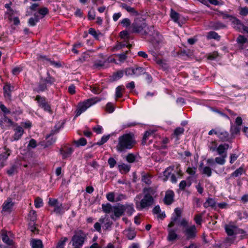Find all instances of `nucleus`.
Wrapping results in <instances>:
<instances>
[{
    "label": "nucleus",
    "instance_id": "obj_32",
    "mask_svg": "<svg viewBox=\"0 0 248 248\" xmlns=\"http://www.w3.org/2000/svg\"><path fill=\"white\" fill-rule=\"evenodd\" d=\"M46 89V84L45 82V80H43V78H41L38 84L37 91L43 92Z\"/></svg>",
    "mask_w": 248,
    "mask_h": 248
},
{
    "label": "nucleus",
    "instance_id": "obj_8",
    "mask_svg": "<svg viewBox=\"0 0 248 248\" xmlns=\"http://www.w3.org/2000/svg\"><path fill=\"white\" fill-rule=\"evenodd\" d=\"M35 100L37 101L39 106L43 108L45 111H47L50 114L52 113L50 105L46 102L44 98L37 95Z\"/></svg>",
    "mask_w": 248,
    "mask_h": 248
},
{
    "label": "nucleus",
    "instance_id": "obj_60",
    "mask_svg": "<svg viewBox=\"0 0 248 248\" xmlns=\"http://www.w3.org/2000/svg\"><path fill=\"white\" fill-rule=\"evenodd\" d=\"M104 65V62L101 61H95L94 62L93 67L94 68L100 69Z\"/></svg>",
    "mask_w": 248,
    "mask_h": 248
},
{
    "label": "nucleus",
    "instance_id": "obj_61",
    "mask_svg": "<svg viewBox=\"0 0 248 248\" xmlns=\"http://www.w3.org/2000/svg\"><path fill=\"white\" fill-rule=\"evenodd\" d=\"M124 75V71L120 70L116 73H115L113 75L114 79L115 80L118 79L122 78Z\"/></svg>",
    "mask_w": 248,
    "mask_h": 248
},
{
    "label": "nucleus",
    "instance_id": "obj_49",
    "mask_svg": "<svg viewBox=\"0 0 248 248\" xmlns=\"http://www.w3.org/2000/svg\"><path fill=\"white\" fill-rule=\"evenodd\" d=\"M75 143L78 146H84L87 144V140L85 138H81L79 140L75 141Z\"/></svg>",
    "mask_w": 248,
    "mask_h": 248
},
{
    "label": "nucleus",
    "instance_id": "obj_18",
    "mask_svg": "<svg viewBox=\"0 0 248 248\" xmlns=\"http://www.w3.org/2000/svg\"><path fill=\"white\" fill-rule=\"evenodd\" d=\"M145 196L153 197L156 193V188L153 187H144L143 189Z\"/></svg>",
    "mask_w": 248,
    "mask_h": 248
},
{
    "label": "nucleus",
    "instance_id": "obj_25",
    "mask_svg": "<svg viewBox=\"0 0 248 248\" xmlns=\"http://www.w3.org/2000/svg\"><path fill=\"white\" fill-rule=\"evenodd\" d=\"M226 155H224L223 156L220 155V156L216 157L215 158V162L217 164L223 165L226 162Z\"/></svg>",
    "mask_w": 248,
    "mask_h": 248
},
{
    "label": "nucleus",
    "instance_id": "obj_46",
    "mask_svg": "<svg viewBox=\"0 0 248 248\" xmlns=\"http://www.w3.org/2000/svg\"><path fill=\"white\" fill-rule=\"evenodd\" d=\"M127 51H126L125 52H124L122 54H119L116 55V56L118 58L120 62H124L127 58L126 53Z\"/></svg>",
    "mask_w": 248,
    "mask_h": 248
},
{
    "label": "nucleus",
    "instance_id": "obj_54",
    "mask_svg": "<svg viewBox=\"0 0 248 248\" xmlns=\"http://www.w3.org/2000/svg\"><path fill=\"white\" fill-rule=\"evenodd\" d=\"M194 220L197 225H201L202 221V216L200 214H197L195 216Z\"/></svg>",
    "mask_w": 248,
    "mask_h": 248
},
{
    "label": "nucleus",
    "instance_id": "obj_55",
    "mask_svg": "<svg viewBox=\"0 0 248 248\" xmlns=\"http://www.w3.org/2000/svg\"><path fill=\"white\" fill-rule=\"evenodd\" d=\"M34 205L35 207L40 208L43 206V201L42 199L39 197H37L35 199L34 201Z\"/></svg>",
    "mask_w": 248,
    "mask_h": 248
},
{
    "label": "nucleus",
    "instance_id": "obj_16",
    "mask_svg": "<svg viewBox=\"0 0 248 248\" xmlns=\"http://www.w3.org/2000/svg\"><path fill=\"white\" fill-rule=\"evenodd\" d=\"M73 149L71 147H65L60 150L61 154L62 155L63 158L65 159L71 155Z\"/></svg>",
    "mask_w": 248,
    "mask_h": 248
},
{
    "label": "nucleus",
    "instance_id": "obj_62",
    "mask_svg": "<svg viewBox=\"0 0 248 248\" xmlns=\"http://www.w3.org/2000/svg\"><path fill=\"white\" fill-rule=\"evenodd\" d=\"M108 162L110 168H113L117 163L116 161L113 157H110L108 159Z\"/></svg>",
    "mask_w": 248,
    "mask_h": 248
},
{
    "label": "nucleus",
    "instance_id": "obj_41",
    "mask_svg": "<svg viewBox=\"0 0 248 248\" xmlns=\"http://www.w3.org/2000/svg\"><path fill=\"white\" fill-rule=\"evenodd\" d=\"M67 240L68 239L67 237L62 238L58 243L56 248H63L65 245V243L67 241Z\"/></svg>",
    "mask_w": 248,
    "mask_h": 248
},
{
    "label": "nucleus",
    "instance_id": "obj_1",
    "mask_svg": "<svg viewBox=\"0 0 248 248\" xmlns=\"http://www.w3.org/2000/svg\"><path fill=\"white\" fill-rule=\"evenodd\" d=\"M135 143L133 136L130 134H125L119 137L116 149L120 152H124L131 149Z\"/></svg>",
    "mask_w": 248,
    "mask_h": 248
},
{
    "label": "nucleus",
    "instance_id": "obj_52",
    "mask_svg": "<svg viewBox=\"0 0 248 248\" xmlns=\"http://www.w3.org/2000/svg\"><path fill=\"white\" fill-rule=\"evenodd\" d=\"M208 148H209L210 150L212 152L216 151L217 148V142L216 141H213L211 142L208 145Z\"/></svg>",
    "mask_w": 248,
    "mask_h": 248
},
{
    "label": "nucleus",
    "instance_id": "obj_47",
    "mask_svg": "<svg viewBox=\"0 0 248 248\" xmlns=\"http://www.w3.org/2000/svg\"><path fill=\"white\" fill-rule=\"evenodd\" d=\"M114 107L112 103H108L106 105V110L108 112V113H112L114 110Z\"/></svg>",
    "mask_w": 248,
    "mask_h": 248
},
{
    "label": "nucleus",
    "instance_id": "obj_28",
    "mask_svg": "<svg viewBox=\"0 0 248 248\" xmlns=\"http://www.w3.org/2000/svg\"><path fill=\"white\" fill-rule=\"evenodd\" d=\"M102 207L103 212L106 213L108 214L113 211V206H111L110 203L103 204L102 205Z\"/></svg>",
    "mask_w": 248,
    "mask_h": 248
},
{
    "label": "nucleus",
    "instance_id": "obj_31",
    "mask_svg": "<svg viewBox=\"0 0 248 248\" xmlns=\"http://www.w3.org/2000/svg\"><path fill=\"white\" fill-rule=\"evenodd\" d=\"M18 166L17 164H14L7 170V173L9 176H12L15 173L17 172Z\"/></svg>",
    "mask_w": 248,
    "mask_h": 248
},
{
    "label": "nucleus",
    "instance_id": "obj_44",
    "mask_svg": "<svg viewBox=\"0 0 248 248\" xmlns=\"http://www.w3.org/2000/svg\"><path fill=\"white\" fill-rule=\"evenodd\" d=\"M125 211L126 212L127 214L131 216L133 212L134 211V209L133 205H124Z\"/></svg>",
    "mask_w": 248,
    "mask_h": 248
},
{
    "label": "nucleus",
    "instance_id": "obj_34",
    "mask_svg": "<svg viewBox=\"0 0 248 248\" xmlns=\"http://www.w3.org/2000/svg\"><path fill=\"white\" fill-rule=\"evenodd\" d=\"M125 234L129 240H132L136 236V232L130 229L125 231Z\"/></svg>",
    "mask_w": 248,
    "mask_h": 248
},
{
    "label": "nucleus",
    "instance_id": "obj_26",
    "mask_svg": "<svg viewBox=\"0 0 248 248\" xmlns=\"http://www.w3.org/2000/svg\"><path fill=\"white\" fill-rule=\"evenodd\" d=\"M134 75L136 76H139L142 74H145L146 73L145 70L142 67L136 66L134 68Z\"/></svg>",
    "mask_w": 248,
    "mask_h": 248
},
{
    "label": "nucleus",
    "instance_id": "obj_10",
    "mask_svg": "<svg viewBox=\"0 0 248 248\" xmlns=\"http://www.w3.org/2000/svg\"><path fill=\"white\" fill-rule=\"evenodd\" d=\"M225 231L229 236L236 234V231L237 230V227L234 225L229 223L226 224L224 226Z\"/></svg>",
    "mask_w": 248,
    "mask_h": 248
},
{
    "label": "nucleus",
    "instance_id": "obj_24",
    "mask_svg": "<svg viewBox=\"0 0 248 248\" xmlns=\"http://www.w3.org/2000/svg\"><path fill=\"white\" fill-rule=\"evenodd\" d=\"M141 181L147 185H150L152 183L151 175L148 173H142L141 176Z\"/></svg>",
    "mask_w": 248,
    "mask_h": 248
},
{
    "label": "nucleus",
    "instance_id": "obj_20",
    "mask_svg": "<svg viewBox=\"0 0 248 248\" xmlns=\"http://www.w3.org/2000/svg\"><path fill=\"white\" fill-rule=\"evenodd\" d=\"M99 222L104 225V227L106 229H108L111 226L112 223L107 216L104 218H100L99 220Z\"/></svg>",
    "mask_w": 248,
    "mask_h": 248
},
{
    "label": "nucleus",
    "instance_id": "obj_19",
    "mask_svg": "<svg viewBox=\"0 0 248 248\" xmlns=\"http://www.w3.org/2000/svg\"><path fill=\"white\" fill-rule=\"evenodd\" d=\"M13 202L12 201L11 199L8 198L4 202L2 206V209L4 211H9L13 206Z\"/></svg>",
    "mask_w": 248,
    "mask_h": 248
},
{
    "label": "nucleus",
    "instance_id": "obj_38",
    "mask_svg": "<svg viewBox=\"0 0 248 248\" xmlns=\"http://www.w3.org/2000/svg\"><path fill=\"white\" fill-rule=\"evenodd\" d=\"M220 36L215 31H210L207 35V38L208 39H215L218 40Z\"/></svg>",
    "mask_w": 248,
    "mask_h": 248
},
{
    "label": "nucleus",
    "instance_id": "obj_63",
    "mask_svg": "<svg viewBox=\"0 0 248 248\" xmlns=\"http://www.w3.org/2000/svg\"><path fill=\"white\" fill-rule=\"evenodd\" d=\"M58 203H59V202H58V200L57 199L51 198L49 199L48 204L51 206L54 207Z\"/></svg>",
    "mask_w": 248,
    "mask_h": 248
},
{
    "label": "nucleus",
    "instance_id": "obj_51",
    "mask_svg": "<svg viewBox=\"0 0 248 248\" xmlns=\"http://www.w3.org/2000/svg\"><path fill=\"white\" fill-rule=\"evenodd\" d=\"M202 173L206 175L208 177H210L212 174L211 169L209 167H205L203 168Z\"/></svg>",
    "mask_w": 248,
    "mask_h": 248
},
{
    "label": "nucleus",
    "instance_id": "obj_22",
    "mask_svg": "<svg viewBox=\"0 0 248 248\" xmlns=\"http://www.w3.org/2000/svg\"><path fill=\"white\" fill-rule=\"evenodd\" d=\"M216 202L215 200L212 198H208L206 202L204 203L203 206L205 208H207L209 207L214 208L216 206Z\"/></svg>",
    "mask_w": 248,
    "mask_h": 248
},
{
    "label": "nucleus",
    "instance_id": "obj_3",
    "mask_svg": "<svg viewBox=\"0 0 248 248\" xmlns=\"http://www.w3.org/2000/svg\"><path fill=\"white\" fill-rule=\"evenodd\" d=\"M86 239V234L83 232L79 231L73 236L71 242L74 247L81 248Z\"/></svg>",
    "mask_w": 248,
    "mask_h": 248
},
{
    "label": "nucleus",
    "instance_id": "obj_37",
    "mask_svg": "<svg viewBox=\"0 0 248 248\" xmlns=\"http://www.w3.org/2000/svg\"><path fill=\"white\" fill-rule=\"evenodd\" d=\"M124 89L123 86H119L116 89L115 96L117 98H120L123 94L122 91Z\"/></svg>",
    "mask_w": 248,
    "mask_h": 248
},
{
    "label": "nucleus",
    "instance_id": "obj_40",
    "mask_svg": "<svg viewBox=\"0 0 248 248\" xmlns=\"http://www.w3.org/2000/svg\"><path fill=\"white\" fill-rule=\"evenodd\" d=\"M47 77L46 78H45V79L43 78V79L45 80V82H46V84H48L49 85H51L53 83H54V82H55V79L50 76V74L48 72L47 73Z\"/></svg>",
    "mask_w": 248,
    "mask_h": 248
},
{
    "label": "nucleus",
    "instance_id": "obj_39",
    "mask_svg": "<svg viewBox=\"0 0 248 248\" xmlns=\"http://www.w3.org/2000/svg\"><path fill=\"white\" fill-rule=\"evenodd\" d=\"M212 28L215 30H218L225 28L226 26L223 23L220 22L213 23L212 25Z\"/></svg>",
    "mask_w": 248,
    "mask_h": 248
},
{
    "label": "nucleus",
    "instance_id": "obj_58",
    "mask_svg": "<svg viewBox=\"0 0 248 248\" xmlns=\"http://www.w3.org/2000/svg\"><path fill=\"white\" fill-rule=\"evenodd\" d=\"M89 33L93 35L96 39H98V36L101 35L100 33H97L96 31L93 28H90L89 29Z\"/></svg>",
    "mask_w": 248,
    "mask_h": 248
},
{
    "label": "nucleus",
    "instance_id": "obj_35",
    "mask_svg": "<svg viewBox=\"0 0 248 248\" xmlns=\"http://www.w3.org/2000/svg\"><path fill=\"white\" fill-rule=\"evenodd\" d=\"M170 17L175 22L179 23V14L174 11L172 9L170 10Z\"/></svg>",
    "mask_w": 248,
    "mask_h": 248
},
{
    "label": "nucleus",
    "instance_id": "obj_57",
    "mask_svg": "<svg viewBox=\"0 0 248 248\" xmlns=\"http://www.w3.org/2000/svg\"><path fill=\"white\" fill-rule=\"evenodd\" d=\"M248 39L243 35H239L237 39V42L238 44L243 45L246 43Z\"/></svg>",
    "mask_w": 248,
    "mask_h": 248
},
{
    "label": "nucleus",
    "instance_id": "obj_13",
    "mask_svg": "<svg viewBox=\"0 0 248 248\" xmlns=\"http://www.w3.org/2000/svg\"><path fill=\"white\" fill-rule=\"evenodd\" d=\"M229 147V145L228 144H221L217 148L216 151L219 155L223 156L224 155H227V150Z\"/></svg>",
    "mask_w": 248,
    "mask_h": 248
},
{
    "label": "nucleus",
    "instance_id": "obj_11",
    "mask_svg": "<svg viewBox=\"0 0 248 248\" xmlns=\"http://www.w3.org/2000/svg\"><path fill=\"white\" fill-rule=\"evenodd\" d=\"M14 90V87L11 86L9 83H6L3 87L4 96L9 100L11 99V92Z\"/></svg>",
    "mask_w": 248,
    "mask_h": 248
},
{
    "label": "nucleus",
    "instance_id": "obj_36",
    "mask_svg": "<svg viewBox=\"0 0 248 248\" xmlns=\"http://www.w3.org/2000/svg\"><path fill=\"white\" fill-rule=\"evenodd\" d=\"M33 17H31L29 19V24L31 26H34L35 25L36 23L39 21V17L36 14H34Z\"/></svg>",
    "mask_w": 248,
    "mask_h": 248
},
{
    "label": "nucleus",
    "instance_id": "obj_64",
    "mask_svg": "<svg viewBox=\"0 0 248 248\" xmlns=\"http://www.w3.org/2000/svg\"><path fill=\"white\" fill-rule=\"evenodd\" d=\"M240 14L243 16H247L248 15V8L247 7L241 8Z\"/></svg>",
    "mask_w": 248,
    "mask_h": 248
},
{
    "label": "nucleus",
    "instance_id": "obj_42",
    "mask_svg": "<svg viewBox=\"0 0 248 248\" xmlns=\"http://www.w3.org/2000/svg\"><path fill=\"white\" fill-rule=\"evenodd\" d=\"M118 168L120 171L123 170L124 172H127L129 171L130 167L127 164H122L119 165Z\"/></svg>",
    "mask_w": 248,
    "mask_h": 248
},
{
    "label": "nucleus",
    "instance_id": "obj_33",
    "mask_svg": "<svg viewBox=\"0 0 248 248\" xmlns=\"http://www.w3.org/2000/svg\"><path fill=\"white\" fill-rule=\"evenodd\" d=\"M32 248H43L42 242L40 240H33L31 242Z\"/></svg>",
    "mask_w": 248,
    "mask_h": 248
},
{
    "label": "nucleus",
    "instance_id": "obj_59",
    "mask_svg": "<svg viewBox=\"0 0 248 248\" xmlns=\"http://www.w3.org/2000/svg\"><path fill=\"white\" fill-rule=\"evenodd\" d=\"M184 132V129L183 127H177L176 128L174 131V135L176 137H178L179 136L183 134Z\"/></svg>",
    "mask_w": 248,
    "mask_h": 248
},
{
    "label": "nucleus",
    "instance_id": "obj_9",
    "mask_svg": "<svg viewBox=\"0 0 248 248\" xmlns=\"http://www.w3.org/2000/svg\"><path fill=\"white\" fill-rule=\"evenodd\" d=\"M217 131V136L221 141H229L230 140L231 138L227 131L220 127H218Z\"/></svg>",
    "mask_w": 248,
    "mask_h": 248
},
{
    "label": "nucleus",
    "instance_id": "obj_29",
    "mask_svg": "<svg viewBox=\"0 0 248 248\" xmlns=\"http://www.w3.org/2000/svg\"><path fill=\"white\" fill-rule=\"evenodd\" d=\"M244 168L242 167L236 169L231 174V177H237L241 175L243 173L245 172Z\"/></svg>",
    "mask_w": 248,
    "mask_h": 248
},
{
    "label": "nucleus",
    "instance_id": "obj_5",
    "mask_svg": "<svg viewBox=\"0 0 248 248\" xmlns=\"http://www.w3.org/2000/svg\"><path fill=\"white\" fill-rule=\"evenodd\" d=\"M146 24L143 20L136 19L131 26L133 32H142L146 28Z\"/></svg>",
    "mask_w": 248,
    "mask_h": 248
},
{
    "label": "nucleus",
    "instance_id": "obj_30",
    "mask_svg": "<svg viewBox=\"0 0 248 248\" xmlns=\"http://www.w3.org/2000/svg\"><path fill=\"white\" fill-rule=\"evenodd\" d=\"M40 58H42V59L49 62H50V64H51L52 65H53L54 66H55L56 67L59 68V67H61L62 66V64L60 61L55 62L54 61H51L50 59L46 58V56H40Z\"/></svg>",
    "mask_w": 248,
    "mask_h": 248
},
{
    "label": "nucleus",
    "instance_id": "obj_4",
    "mask_svg": "<svg viewBox=\"0 0 248 248\" xmlns=\"http://www.w3.org/2000/svg\"><path fill=\"white\" fill-rule=\"evenodd\" d=\"M97 101H95L94 99L92 98L79 103L76 110V117L79 116L82 112H84L88 108L94 104Z\"/></svg>",
    "mask_w": 248,
    "mask_h": 248
},
{
    "label": "nucleus",
    "instance_id": "obj_14",
    "mask_svg": "<svg viewBox=\"0 0 248 248\" xmlns=\"http://www.w3.org/2000/svg\"><path fill=\"white\" fill-rule=\"evenodd\" d=\"M15 131V134L13 136L14 140H17L20 139L24 133V129L22 127L20 126H17L16 128L14 129Z\"/></svg>",
    "mask_w": 248,
    "mask_h": 248
},
{
    "label": "nucleus",
    "instance_id": "obj_21",
    "mask_svg": "<svg viewBox=\"0 0 248 248\" xmlns=\"http://www.w3.org/2000/svg\"><path fill=\"white\" fill-rule=\"evenodd\" d=\"M53 212L58 215H62L64 212V209L62 203H59L54 207Z\"/></svg>",
    "mask_w": 248,
    "mask_h": 248
},
{
    "label": "nucleus",
    "instance_id": "obj_23",
    "mask_svg": "<svg viewBox=\"0 0 248 248\" xmlns=\"http://www.w3.org/2000/svg\"><path fill=\"white\" fill-rule=\"evenodd\" d=\"M231 21H232L233 27L237 30H240L241 29V26H242V24L241 23L240 21L238 19L234 17H232L231 18Z\"/></svg>",
    "mask_w": 248,
    "mask_h": 248
},
{
    "label": "nucleus",
    "instance_id": "obj_2",
    "mask_svg": "<svg viewBox=\"0 0 248 248\" xmlns=\"http://www.w3.org/2000/svg\"><path fill=\"white\" fill-rule=\"evenodd\" d=\"M141 197L142 195L140 194L137 195L135 198L134 200L137 209L141 210L151 206L153 204L154 202L153 197H148L147 196L144 195L143 198L140 202H139V200H140Z\"/></svg>",
    "mask_w": 248,
    "mask_h": 248
},
{
    "label": "nucleus",
    "instance_id": "obj_48",
    "mask_svg": "<svg viewBox=\"0 0 248 248\" xmlns=\"http://www.w3.org/2000/svg\"><path fill=\"white\" fill-rule=\"evenodd\" d=\"M110 136L107 135V136H104L102 137L101 140L97 142L96 144L98 145H103L104 143L106 142L108 140Z\"/></svg>",
    "mask_w": 248,
    "mask_h": 248
},
{
    "label": "nucleus",
    "instance_id": "obj_56",
    "mask_svg": "<svg viewBox=\"0 0 248 248\" xmlns=\"http://www.w3.org/2000/svg\"><path fill=\"white\" fill-rule=\"evenodd\" d=\"M29 217L30 220L34 222L36 219V213L34 210H31L30 212Z\"/></svg>",
    "mask_w": 248,
    "mask_h": 248
},
{
    "label": "nucleus",
    "instance_id": "obj_43",
    "mask_svg": "<svg viewBox=\"0 0 248 248\" xmlns=\"http://www.w3.org/2000/svg\"><path fill=\"white\" fill-rule=\"evenodd\" d=\"M126 161L130 163L135 161L136 156L133 154H128L126 156Z\"/></svg>",
    "mask_w": 248,
    "mask_h": 248
},
{
    "label": "nucleus",
    "instance_id": "obj_12",
    "mask_svg": "<svg viewBox=\"0 0 248 248\" xmlns=\"http://www.w3.org/2000/svg\"><path fill=\"white\" fill-rule=\"evenodd\" d=\"M174 194L172 190H168L166 192L164 199V203L167 205H170L173 202Z\"/></svg>",
    "mask_w": 248,
    "mask_h": 248
},
{
    "label": "nucleus",
    "instance_id": "obj_53",
    "mask_svg": "<svg viewBox=\"0 0 248 248\" xmlns=\"http://www.w3.org/2000/svg\"><path fill=\"white\" fill-rule=\"evenodd\" d=\"M240 128L238 126H233L231 127V132L232 135H236L239 133Z\"/></svg>",
    "mask_w": 248,
    "mask_h": 248
},
{
    "label": "nucleus",
    "instance_id": "obj_7",
    "mask_svg": "<svg viewBox=\"0 0 248 248\" xmlns=\"http://www.w3.org/2000/svg\"><path fill=\"white\" fill-rule=\"evenodd\" d=\"M113 208L112 212L114 214L111 215V218L114 220L121 217L125 211L124 205L118 204L113 206Z\"/></svg>",
    "mask_w": 248,
    "mask_h": 248
},
{
    "label": "nucleus",
    "instance_id": "obj_45",
    "mask_svg": "<svg viewBox=\"0 0 248 248\" xmlns=\"http://www.w3.org/2000/svg\"><path fill=\"white\" fill-rule=\"evenodd\" d=\"M2 241L8 245L13 244V241L10 240L6 234H2L1 236Z\"/></svg>",
    "mask_w": 248,
    "mask_h": 248
},
{
    "label": "nucleus",
    "instance_id": "obj_6",
    "mask_svg": "<svg viewBox=\"0 0 248 248\" xmlns=\"http://www.w3.org/2000/svg\"><path fill=\"white\" fill-rule=\"evenodd\" d=\"M187 240L193 239L196 236L197 229L194 225H189L183 231Z\"/></svg>",
    "mask_w": 248,
    "mask_h": 248
},
{
    "label": "nucleus",
    "instance_id": "obj_27",
    "mask_svg": "<svg viewBox=\"0 0 248 248\" xmlns=\"http://www.w3.org/2000/svg\"><path fill=\"white\" fill-rule=\"evenodd\" d=\"M147 30H149V31L146 30H145L144 31V33L145 34H149L150 36H153L154 38H155V35L156 36H159V33L154 30L153 26H151L150 28H148Z\"/></svg>",
    "mask_w": 248,
    "mask_h": 248
},
{
    "label": "nucleus",
    "instance_id": "obj_17",
    "mask_svg": "<svg viewBox=\"0 0 248 248\" xmlns=\"http://www.w3.org/2000/svg\"><path fill=\"white\" fill-rule=\"evenodd\" d=\"M5 152L0 155V165L1 167L4 166V162L7 159L10 155V151L5 148Z\"/></svg>",
    "mask_w": 248,
    "mask_h": 248
},
{
    "label": "nucleus",
    "instance_id": "obj_50",
    "mask_svg": "<svg viewBox=\"0 0 248 248\" xmlns=\"http://www.w3.org/2000/svg\"><path fill=\"white\" fill-rule=\"evenodd\" d=\"M154 60L157 64L159 65L163 68H166V63L163 60L157 58V57H155V59Z\"/></svg>",
    "mask_w": 248,
    "mask_h": 248
},
{
    "label": "nucleus",
    "instance_id": "obj_15",
    "mask_svg": "<svg viewBox=\"0 0 248 248\" xmlns=\"http://www.w3.org/2000/svg\"><path fill=\"white\" fill-rule=\"evenodd\" d=\"M168 235L167 239L169 241H173L176 240L178 237V235L176 233V230L173 229H168Z\"/></svg>",
    "mask_w": 248,
    "mask_h": 248
}]
</instances>
